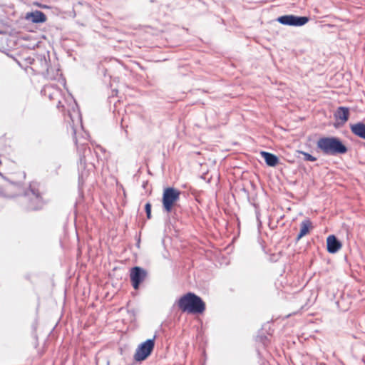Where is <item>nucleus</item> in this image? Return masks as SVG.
<instances>
[{
    "instance_id": "1",
    "label": "nucleus",
    "mask_w": 365,
    "mask_h": 365,
    "mask_svg": "<svg viewBox=\"0 0 365 365\" xmlns=\"http://www.w3.org/2000/svg\"><path fill=\"white\" fill-rule=\"evenodd\" d=\"M41 92L45 96H48L50 100L56 101L58 103L57 107L58 108H63V110H67L68 115L71 119L70 124L73 130L74 140L77 146V149L78 150L83 149L84 152H86V149L85 148V143L80 142L76 136L77 128L75 125L76 122L77 124H80L81 128L83 127L81 125V116L75 99L70 94H67L66 96H62L61 91L54 84L45 86Z\"/></svg>"
},
{
    "instance_id": "2",
    "label": "nucleus",
    "mask_w": 365,
    "mask_h": 365,
    "mask_svg": "<svg viewBox=\"0 0 365 365\" xmlns=\"http://www.w3.org/2000/svg\"><path fill=\"white\" fill-rule=\"evenodd\" d=\"M182 312L191 314H202L205 310V304L202 299L194 293L188 292L177 302Z\"/></svg>"
},
{
    "instance_id": "3",
    "label": "nucleus",
    "mask_w": 365,
    "mask_h": 365,
    "mask_svg": "<svg viewBox=\"0 0 365 365\" xmlns=\"http://www.w3.org/2000/svg\"><path fill=\"white\" fill-rule=\"evenodd\" d=\"M317 146L324 154L328 155L344 154L347 152L346 145L335 137L321 138L317 140Z\"/></svg>"
},
{
    "instance_id": "4",
    "label": "nucleus",
    "mask_w": 365,
    "mask_h": 365,
    "mask_svg": "<svg viewBox=\"0 0 365 365\" xmlns=\"http://www.w3.org/2000/svg\"><path fill=\"white\" fill-rule=\"evenodd\" d=\"M180 192L173 187L164 190L163 195V206L167 212H170L173 205L180 199Z\"/></svg>"
},
{
    "instance_id": "5",
    "label": "nucleus",
    "mask_w": 365,
    "mask_h": 365,
    "mask_svg": "<svg viewBox=\"0 0 365 365\" xmlns=\"http://www.w3.org/2000/svg\"><path fill=\"white\" fill-rule=\"evenodd\" d=\"M25 197L29 200L28 205L29 210H38L43 205V202L38 190L31 185L30 188L25 192Z\"/></svg>"
},
{
    "instance_id": "6",
    "label": "nucleus",
    "mask_w": 365,
    "mask_h": 365,
    "mask_svg": "<svg viewBox=\"0 0 365 365\" xmlns=\"http://www.w3.org/2000/svg\"><path fill=\"white\" fill-rule=\"evenodd\" d=\"M155 346L153 339H148L142 343L136 349L134 359L136 361H141L145 360L153 351Z\"/></svg>"
},
{
    "instance_id": "7",
    "label": "nucleus",
    "mask_w": 365,
    "mask_h": 365,
    "mask_svg": "<svg viewBox=\"0 0 365 365\" xmlns=\"http://www.w3.org/2000/svg\"><path fill=\"white\" fill-rule=\"evenodd\" d=\"M277 21L283 25L300 26L306 24L309 21V18L307 16L284 15L279 16Z\"/></svg>"
},
{
    "instance_id": "8",
    "label": "nucleus",
    "mask_w": 365,
    "mask_h": 365,
    "mask_svg": "<svg viewBox=\"0 0 365 365\" xmlns=\"http://www.w3.org/2000/svg\"><path fill=\"white\" fill-rule=\"evenodd\" d=\"M147 272L140 267H135L130 270V280L135 289L139 288L140 284L145 279Z\"/></svg>"
},
{
    "instance_id": "9",
    "label": "nucleus",
    "mask_w": 365,
    "mask_h": 365,
    "mask_svg": "<svg viewBox=\"0 0 365 365\" xmlns=\"http://www.w3.org/2000/svg\"><path fill=\"white\" fill-rule=\"evenodd\" d=\"M327 246L329 253H336L341 247V243L334 235H329L327 239Z\"/></svg>"
},
{
    "instance_id": "10",
    "label": "nucleus",
    "mask_w": 365,
    "mask_h": 365,
    "mask_svg": "<svg viewBox=\"0 0 365 365\" xmlns=\"http://www.w3.org/2000/svg\"><path fill=\"white\" fill-rule=\"evenodd\" d=\"M26 19L33 23H43L46 21V16L44 13L38 10L31 13H27Z\"/></svg>"
},
{
    "instance_id": "11",
    "label": "nucleus",
    "mask_w": 365,
    "mask_h": 365,
    "mask_svg": "<svg viewBox=\"0 0 365 365\" xmlns=\"http://www.w3.org/2000/svg\"><path fill=\"white\" fill-rule=\"evenodd\" d=\"M334 117L340 120L341 123H346L349 117V109L346 107H339L334 113Z\"/></svg>"
},
{
    "instance_id": "12",
    "label": "nucleus",
    "mask_w": 365,
    "mask_h": 365,
    "mask_svg": "<svg viewBox=\"0 0 365 365\" xmlns=\"http://www.w3.org/2000/svg\"><path fill=\"white\" fill-rule=\"evenodd\" d=\"M351 132L365 140V124L363 123H357L356 124L351 125Z\"/></svg>"
},
{
    "instance_id": "13",
    "label": "nucleus",
    "mask_w": 365,
    "mask_h": 365,
    "mask_svg": "<svg viewBox=\"0 0 365 365\" xmlns=\"http://www.w3.org/2000/svg\"><path fill=\"white\" fill-rule=\"evenodd\" d=\"M261 155L263 157L267 165L269 166L274 167L278 163V158L272 153L262 151L261 152Z\"/></svg>"
},
{
    "instance_id": "14",
    "label": "nucleus",
    "mask_w": 365,
    "mask_h": 365,
    "mask_svg": "<svg viewBox=\"0 0 365 365\" xmlns=\"http://www.w3.org/2000/svg\"><path fill=\"white\" fill-rule=\"evenodd\" d=\"M312 225V222L309 220L307 219L302 222L300 225V232L297 235V240L301 239L302 237L306 235L309 232V227Z\"/></svg>"
},
{
    "instance_id": "15",
    "label": "nucleus",
    "mask_w": 365,
    "mask_h": 365,
    "mask_svg": "<svg viewBox=\"0 0 365 365\" xmlns=\"http://www.w3.org/2000/svg\"><path fill=\"white\" fill-rule=\"evenodd\" d=\"M299 154H302L304 156V160L306 161H311L314 162L317 160V158L312 155L309 154L308 153L304 152V151H299Z\"/></svg>"
},
{
    "instance_id": "16",
    "label": "nucleus",
    "mask_w": 365,
    "mask_h": 365,
    "mask_svg": "<svg viewBox=\"0 0 365 365\" xmlns=\"http://www.w3.org/2000/svg\"><path fill=\"white\" fill-rule=\"evenodd\" d=\"M145 210L147 217L148 219H150V217H151V205H150V203L148 202L145 204Z\"/></svg>"
},
{
    "instance_id": "17",
    "label": "nucleus",
    "mask_w": 365,
    "mask_h": 365,
    "mask_svg": "<svg viewBox=\"0 0 365 365\" xmlns=\"http://www.w3.org/2000/svg\"><path fill=\"white\" fill-rule=\"evenodd\" d=\"M44 71H47V73L48 74V63L46 60H44L43 61V70H42V72H43Z\"/></svg>"
},
{
    "instance_id": "18",
    "label": "nucleus",
    "mask_w": 365,
    "mask_h": 365,
    "mask_svg": "<svg viewBox=\"0 0 365 365\" xmlns=\"http://www.w3.org/2000/svg\"><path fill=\"white\" fill-rule=\"evenodd\" d=\"M0 196H5L3 188L0 186Z\"/></svg>"
},
{
    "instance_id": "19",
    "label": "nucleus",
    "mask_w": 365,
    "mask_h": 365,
    "mask_svg": "<svg viewBox=\"0 0 365 365\" xmlns=\"http://www.w3.org/2000/svg\"><path fill=\"white\" fill-rule=\"evenodd\" d=\"M14 187H19L20 185L19 183H12Z\"/></svg>"
},
{
    "instance_id": "20",
    "label": "nucleus",
    "mask_w": 365,
    "mask_h": 365,
    "mask_svg": "<svg viewBox=\"0 0 365 365\" xmlns=\"http://www.w3.org/2000/svg\"><path fill=\"white\" fill-rule=\"evenodd\" d=\"M83 158H81V163L82 164L83 163Z\"/></svg>"
}]
</instances>
